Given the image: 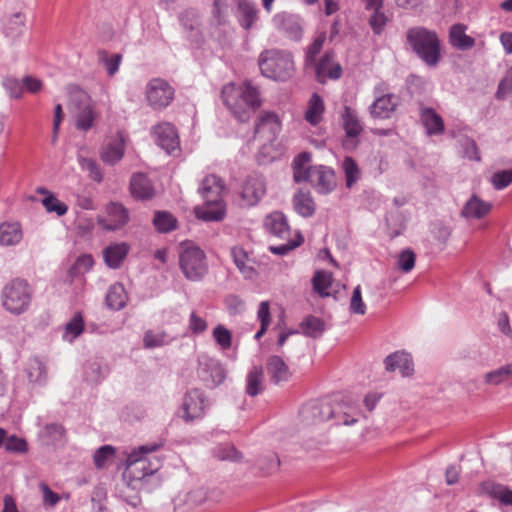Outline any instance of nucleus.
<instances>
[{
    "instance_id": "f257e3e1",
    "label": "nucleus",
    "mask_w": 512,
    "mask_h": 512,
    "mask_svg": "<svg viewBox=\"0 0 512 512\" xmlns=\"http://www.w3.org/2000/svg\"><path fill=\"white\" fill-rule=\"evenodd\" d=\"M163 445V441L150 442L131 450L126 458L125 471L131 481L142 485L149 482L162 465V460L155 453Z\"/></svg>"
},
{
    "instance_id": "f03ea898",
    "label": "nucleus",
    "mask_w": 512,
    "mask_h": 512,
    "mask_svg": "<svg viewBox=\"0 0 512 512\" xmlns=\"http://www.w3.org/2000/svg\"><path fill=\"white\" fill-rule=\"evenodd\" d=\"M359 416L360 411L354 405L343 403L334 408L329 402L323 400H311L300 410L302 421L308 425L335 418L337 424L349 426L355 424Z\"/></svg>"
},
{
    "instance_id": "7ed1b4c3",
    "label": "nucleus",
    "mask_w": 512,
    "mask_h": 512,
    "mask_svg": "<svg viewBox=\"0 0 512 512\" xmlns=\"http://www.w3.org/2000/svg\"><path fill=\"white\" fill-rule=\"evenodd\" d=\"M221 94L224 104L241 122L247 121L250 113L261 105L259 90L250 81L244 82L241 86L228 83L223 87Z\"/></svg>"
},
{
    "instance_id": "20e7f679",
    "label": "nucleus",
    "mask_w": 512,
    "mask_h": 512,
    "mask_svg": "<svg viewBox=\"0 0 512 512\" xmlns=\"http://www.w3.org/2000/svg\"><path fill=\"white\" fill-rule=\"evenodd\" d=\"M198 191L204 204L195 208L197 218L204 221L222 220L225 216L223 181L216 175H208L202 180Z\"/></svg>"
},
{
    "instance_id": "39448f33",
    "label": "nucleus",
    "mask_w": 512,
    "mask_h": 512,
    "mask_svg": "<svg viewBox=\"0 0 512 512\" xmlns=\"http://www.w3.org/2000/svg\"><path fill=\"white\" fill-rule=\"evenodd\" d=\"M406 36L413 52L425 65L431 68L438 65L441 59V43L435 31L425 27H412Z\"/></svg>"
},
{
    "instance_id": "423d86ee",
    "label": "nucleus",
    "mask_w": 512,
    "mask_h": 512,
    "mask_svg": "<svg viewBox=\"0 0 512 512\" xmlns=\"http://www.w3.org/2000/svg\"><path fill=\"white\" fill-rule=\"evenodd\" d=\"M179 267L189 281H200L208 272L204 251L192 241H183L179 247Z\"/></svg>"
},
{
    "instance_id": "0eeeda50",
    "label": "nucleus",
    "mask_w": 512,
    "mask_h": 512,
    "mask_svg": "<svg viewBox=\"0 0 512 512\" xmlns=\"http://www.w3.org/2000/svg\"><path fill=\"white\" fill-rule=\"evenodd\" d=\"M261 74L269 79L285 81L294 71L291 53L276 49L263 51L258 59Z\"/></svg>"
},
{
    "instance_id": "6e6552de",
    "label": "nucleus",
    "mask_w": 512,
    "mask_h": 512,
    "mask_svg": "<svg viewBox=\"0 0 512 512\" xmlns=\"http://www.w3.org/2000/svg\"><path fill=\"white\" fill-rule=\"evenodd\" d=\"M32 294V288L26 280L15 278L8 282L2 290V305L11 314H23L31 305Z\"/></svg>"
},
{
    "instance_id": "1a4fd4ad",
    "label": "nucleus",
    "mask_w": 512,
    "mask_h": 512,
    "mask_svg": "<svg viewBox=\"0 0 512 512\" xmlns=\"http://www.w3.org/2000/svg\"><path fill=\"white\" fill-rule=\"evenodd\" d=\"M71 100L74 107L75 127L77 130L87 132L94 126L97 118L91 98L81 88L74 87L71 90Z\"/></svg>"
},
{
    "instance_id": "9d476101",
    "label": "nucleus",
    "mask_w": 512,
    "mask_h": 512,
    "mask_svg": "<svg viewBox=\"0 0 512 512\" xmlns=\"http://www.w3.org/2000/svg\"><path fill=\"white\" fill-rule=\"evenodd\" d=\"M208 406L209 402L204 391L194 388L184 395L178 415L186 423H190L202 419Z\"/></svg>"
},
{
    "instance_id": "9b49d317",
    "label": "nucleus",
    "mask_w": 512,
    "mask_h": 512,
    "mask_svg": "<svg viewBox=\"0 0 512 512\" xmlns=\"http://www.w3.org/2000/svg\"><path fill=\"white\" fill-rule=\"evenodd\" d=\"M174 95V88L162 78L151 79L145 88L148 105L154 110H162L169 106Z\"/></svg>"
},
{
    "instance_id": "f8f14e48",
    "label": "nucleus",
    "mask_w": 512,
    "mask_h": 512,
    "mask_svg": "<svg viewBox=\"0 0 512 512\" xmlns=\"http://www.w3.org/2000/svg\"><path fill=\"white\" fill-rule=\"evenodd\" d=\"M198 376L208 388H215L224 382L226 372L219 360L201 355L198 358Z\"/></svg>"
},
{
    "instance_id": "ddd939ff",
    "label": "nucleus",
    "mask_w": 512,
    "mask_h": 512,
    "mask_svg": "<svg viewBox=\"0 0 512 512\" xmlns=\"http://www.w3.org/2000/svg\"><path fill=\"white\" fill-rule=\"evenodd\" d=\"M375 100L369 106L373 118L387 119L397 107V99L392 93H385V85L377 84L373 91Z\"/></svg>"
},
{
    "instance_id": "4468645a",
    "label": "nucleus",
    "mask_w": 512,
    "mask_h": 512,
    "mask_svg": "<svg viewBox=\"0 0 512 512\" xmlns=\"http://www.w3.org/2000/svg\"><path fill=\"white\" fill-rule=\"evenodd\" d=\"M266 193V184L263 176L252 174L245 180L240 196L241 205L251 207L259 203Z\"/></svg>"
},
{
    "instance_id": "2eb2a0df",
    "label": "nucleus",
    "mask_w": 512,
    "mask_h": 512,
    "mask_svg": "<svg viewBox=\"0 0 512 512\" xmlns=\"http://www.w3.org/2000/svg\"><path fill=\"white\" fill-rule=\"evenodd\" d=\"M156 144L171 155L180 149V141L176 128L170 123H160L152 130Z\"/></svg>"
},
{
    "instance_id": "dca6fc26",
    "label": "nucleus",
    "mask_w": 512,
    "mask_h": 512,
    "mask_svg": "<svg viewBox=\"0 0 512 512\" xmlns=\"http://www.w3.org/2000/svg\"><path fill=\"white\" fill-rule=\"evenodd\" d=\"M311 67H314L316 79L320 83H325L327 79L337 80L342 75V67L335 60V53L333 51H327Z\"/></svg>"
},
{
    "instance_id": "f3484780",
    "label": "nucleus",
    "mask_w": 512,
    "mask_h": 512,
    "mask_svg": "<svg viewBox=\"0 0 512 512\" xmlns=\"http://www.w3.org/2000/svg\"><path fill=\"white\" fill-rule=\"evenodd\" d=\"M274 27L283 32L292 40H300L302 37V23L298 15L288 12H281L274 15L272 19Z\"/></svg>"
},
{
    "instance_id": "a211bd4d",
    "label": "nucleus",
    "mask_w": 512,
    "mask_h": 512,
    "mask_svg": "<svg viewBox=\"0 0 512 512\" xmlns=\"http://www.w3.org/2000/svg\"><path fill=\"white\" fill-rule=\"evenodd\" d=\"M319 194L327 195L337 186L334 170L325 165H315L312 178L308 180Z\"/></svg>"
},
{
    "instance_id": "6ab92c4d",
    "label": "nucleus",
    "mask_w": 512,
    "mask_h": 512,
    "mask_svg": "<svg viewBox=\"0 0 512 512\" xmlns=\"http://www.w3.org/2000/svg\"><path fill=\"white\" fill-rule=\"evenodd\" d=\"M128 219L127 209L119 203L111 202L106 207V216L98 217L97 222L103 229L113 231L124 226Z\"/></svg>"
},
{
    "instance_id": "aec40b11",
    "label": "nucleus",
    "mask_w": 512,
    "mask_h": 512,
    "mask_svg": "<svg viewBox=\"0 0 512 512\" xmlns=\"http://www.w3.org/2000/svg\"><path fill=\"white\" fill-rule=\"evenodd\" d=\"M384 365L388 372L399 371L403 377H408L414 372L412 356L404 350L389 354L384 359Z\"/></svg>"
},
{
    "instance_id": "412c9836",
    "label": "nucleus",
    "mask_w": 512,
    "mask_h": 512,
    "mask_svg": "<svg viewBox=\"0 0 512 512\" xmlns=\"http://www.w3.org/2000/svg\"><path fill=\"white\" fill-rule=\"evenodd\" d=\"M419 116L427 135L438 136L443 134L445 129L443 118L433 108L420 107Z\"/></svg>"
},
{
    "instance_id": "4be33fe9",
    "label": "nucleus",
    "mask_w": 512,
    "mask_h": 512,
    "mask_svg": "<svg viewBox=\"0 0 512 512\" xmlns=\"http://www.w3.org/2000/svg\"><path fill=\"white\" fill-rule=\"evenodd\" d=\"M24 374L29 383L37 386H44L47 382V367L39 357H31L24 367Z\"/></svg>"
},
{
    "instance_id": "5701e85b",
    "label": "nucleus",
    "mask_w": 512,
    "mask_h": 512,
    "mask_svg": "<svg viewBox=\"0 0 512 512\" xmlns=\"http://www.w3.org/2000/svg\"><path fill=\"white\" fill-rule=\"evenodd\" d=\"M281 124L275 113L267 112L263 114L255 127V134L265 136L267 141L275 140L279 133Z\"/></svg>"
},
{
    "instance_id": "b1692460",
    "label": "nucleus",
    "mask_w": 512,
    "mask_h": 512,
    "mask_svg": "<svg viewBox=\"0 0 512 512\" xmlns=\"http://www.w3.org/2000/svg\"><path fill=\"white\" fill-rule=\"evenodd\" d=\"M264 227L267 232L280 239H286L290 235L287 218L279 211H275L265 218Z\"/></svg>"
},
{
    "instance_id": "393cba45",
    "label": "nucleus",
    "mask_w": 512,
    "mask_h": 512,
    "mask_svg": "<svg viewBox=\"0 0 512 512\" xmlns=\"http://www.w3.org/2000/svg\"><path fill=\"white\" fill-rule=\"evenodd\" d=\"M23 239V230L19 222H2L0 223V246L15 247L21 243Z\"/></svg>"
},
{
    "instance_id": "a878e982",
    "label": "nucleus",
    "mask_w": 512,
    "mask_h": 512,
    "mask_svg": "<svg viewBox=\"0 0 512 512\" xmlns=\"http://www.w3.org/2000/svg\"><path fill=\"white\" fill-rule=\"evenodd\" d=\"M293 179L296 183L308 182L312 178L314 166L311 165V153L301 152L292 162Z\"/></svg>"
},
{
    "instance_id": "bb28decb",
    "label": "nucleus",
    "mask_w": 512,
    "mask_h": 512,
    "mask_svg": "<svg viewBox=\"0 0 512 512\" xmlns=\"http://www.w3.org/2000/svg\"><path fill=\"white\" fill-rule=\"evenodd\" d=\"M267 373L274 384L287 382L292 376L288 365L278 355L269 357L267 361Z\"/></svg>"
},
{
    "instance_id": "cd10ccee",
    "label": "nucleus",
    "mask_w": 512,
    "mask_h": 512,
    "mask_svg": "<svg viewBox=\"0 0 512 512\" xmlns=\"http://www.w3.org/2000/svg\"><path fill=\"white\" fill-rule=\"evenodd\" d=\"M467 26L461 23L454 24L449 29V43L452 47L466 51L474 47L475 39L466 34Z\"/></svg>"
},
{
    "instance_id": "c85d7f7f",
    "label": "nucleus",
    "mask_w": 512,
    "mask_h": 512,
    "mask_svg": "<svg viewBox=\"0 0 512 512\" xmlns=\"http://www.w3.org/2000/svg\"><path fill=\"white\" fill-rule=\"evenodd\" d=\"M130 190L137 199H150L154 196L155 190L152 182L144 173L133 174L130 181Z\"/></svg>"
},
{
    "instance_id": "c756f323",
    "label": "nucleus",
    "mask_w": 512,
    "mask_h": 512,
    "mask_svg": "<svg viewBox=\"0 0 512 512\" xmlns=\"http://www.w3.org/2000/svg\"><path fill=\"white\" fill-rule=\"evenodd\" d=\"M293 207L297 214L304 218L314 215L316 204L308 190L299 189L293 196Z\"/></svg>"
},
{
    "instance_id": "7c9ffc66",
    "label": "nucleus",
    "mask_w": 512,
    "mask_h": 512,
    "mask_svg": "<svg viewBox=\"0 0 512 512\" xmlns=\"http://www.w3.org/2000/svg\"><path fill=\"white\" fill-rule=\"evenodd\" d=\"M125 151V139L121 133L109 142L101 152V159L104 163L114 165L119 162Z\"/></svg>"
},
{
    "instance_id": "2f4dec72",
    "label": "nucleus",
    "mask_w": 512,
    "mask_h": 512,
    "mask_svg": "<svg viewBox=\"0 0 512 512\" xmlns=\"http://www.w3.org/2000/svg\"><path fill=\"white\" fill-rule=\"evenodd\" d=\"M231 256L234 264L244 278L252 279L256 276V270L253 267L254 261L242 247H233L231 249Z\"/></svg>"
},
{
    "instance_id": "473e14b6",
    "label": "nucleus",
    "mask_w": 512,
    "mask_h": 512,
    "mask_svg": "<svg viewBox=\"0 0 512 512\" xmlns=\"http://www.w3.org/2000/svg\"><path fill=\"white\" fill-rule=\"evenodd\" d=\"M129 245L126 243H113L106 247L103 252L104 261L111 269H118L129 252Z\"/></svg>"
},
{
    "instance_id": "72a5a7b5",
    "label": "nucleus",
    "mask_w": 512,
    "mask_h": 512,
    "mask_svg": "<svg viewBox=\"0 0 512 512\" xmlns=\"http://www.w3.org/2000/svg\"><path fill=\"white\" fill-rule=\"evenodd\" d=\"M84 329L85 323L83 315L81 312H76L63 326L62 340L72 344L84 332Z\"/></svg>"
},
{
    "instance_id": "f704fd0d",
    "label": "nucleus",
    "mask_w": 512,
    "mask_h": 512,
    "mask_svg": "<svg viewBox=\"0 0 512 512\" xmlns=\"http://www.w3.org/2000/svg\"><path fill=\"white\" fill-rule=\"evenodd\" d=\"M481 491L498 500L502 505L512 506V490L504 485L485 481L481 484Z\"/></svg>"
},
{
    "instance_id": "c9c22d12",
    "label": "nucleus",
    "mask_w": 512,
    "mask_h": 512,
    "mask_svg": "<svg viewBox=\"0 0 512 512\" xmlns=\"http://www.w3.org/2000/svg\"><path fill=\"white\" fill-rule=\"evenodd\" d=\"M128 301V295L121 283L111 285L107 291L105 303L107 307L114 311L123 309Z\"/></svg>"
},
{
    "instance_id": "e433bc0d",
    "label": "nucleus",
    "mask_w": 512,
    "mask_h": 512,
    "mask_svg": "<svg viewBox=\"0 0 512 512\" xmlns=\"http://www.w3.org/2000/svg\"><path fill=\"white\" fill-rule=\"evenodd\" d=\"M341 118L346 135L350 138H357L363 130V126L357 112L354 109L345 106Z\"/></svg>"
},
{
    "instance_id": "4c0bfd02",
    "label": "nucleus",
    "mask_w": 512,
    "mask_h": 512,
    "mask_svg": "<svg viewBox=\"0 0 512 512\" xmlns=\"http://www.w3.org/2000/svg\"><path fill=\"white\" fill-rule=\"evenodd\" d=\"M491 210V204L477 196H472L465 204L462 215L466 218L480 219Z\"/></svg>"
},
{
    "instance_id": "58836bf2",
    "label": "nucleus",
    "mask_w": 512,
    "mask_h": 512,
    "mask_svg": "<svg viewBox=\"0 0 512 512\" xmlns=\"http://www.w3.org/2000/svg\"><path fill=\"white\" fill-rule=\"evenodd\" d=\"M83 375L85 381L92 384H98L106 378L108 375V369L107 367H104L99 360L90 359L84 365Z\"/></svg>"
},
{
    "instance_id": "ea45409f",
    "label": "nucleus",
    "mask_w": 512,
    "mask_h": 512,
    "mask_svg": "<svg viewBox=\"0 0 512 512\" xmlns=\"http://www.w3.org/2000/svg\"><path fill=\"white\" fill-rule=\"evenodd\" d=\"M324 110L325 107L323 99L317 93H314L308 102V107L305 112V120L310 125L316 126L321 122Z\"/></svg>"
},
{
    "instance_id": "a19ab883",
    "label": "nucleus",
    "mask_w": 512,
    "mask_h": 512,
    "mask_svg": "<svg viewBox=\"0 0 512 512\" xmlns=\"http://www.w3.org/2000/svg\"><path fill=\"white\" fill-rule=\"evenodd\" d=\"M263 391V369L260 366H253L246 377V393L249 396H256Z\"/></svg>"
},
{
    "instance_id": "79ce46f5",
    "label": "nucleus",
    "mask_w": 512,
    "mask_h": 512,
    "mask_svg": "<svg viewBox=\"0 0 512 512\" xmlns=\"http://www.w3.org/2000/svg\"><path fill=\"white\" fill-rule=\"evenodd\" d=\"M332 273L325 270H318L314 273L312 278L313 290L321 297H328L330 295L329 288L332 285Z\"/></svg>"
},
{
    "instance_id": "37998d69",
    "label": "nucleus",
    "mask_w": 512,
    "mask_h": 512,
    "mask_svg": "<svg viewBox=\"0 0 512 512\" xmlns=\"http://www.w3.org/2000/svg\"><path fill=\"white\" fill-rule=\"evenodd\" d=\"M302 333L310 338H319L325 331V323L315 316H307L301 323Z\"/></svg>"
},
{
    "instance_id": "c03bdc74",
    "label": "nucleus",
    "mask_w": 512,
    "mask_h": 512,
    "mask_svg": "<svg viewBox=\"0 0 512 512\" xmlns=\"http://www.w3.org/2000/svg\"><path fill=\"white\" fill-rule=\"evenodd\" d=\"M484 381L488 385L498 386L505 382H512V371L510 364L507 363L495 370L487 372L484 375Z\"/></svg>"
},
{
    "instance_id": "a18cd8bd",
    "label": "nucleus",
    "mask_w": 512,
    "mask_h": 512,
    "mask_svg": "<svg viewBox=\"0 0 512 512\" xmlns=\"http://www.w3.org/2000/svg\"><path fill=\"white\" fill-rule=\"evenodd\" d=\"M172 340L173 338L164 331L148 330L143 336V346L147 349H155L170 344Z\"/></svg>"
},
{
    "instance_id": "49530a36",
    "label": "nucleus",
    "mask_w": 512,
    "mask_h": 512,
    "mask_svg": "<svg viewBox=\"0 0 512 512\" xmlns=\"http://www.w3.org/2000/svg\"><path fill=\"white\" fill-rule=\"evenodd\" d=\"M153 224L160 233H168L176 229L177 219L167 211H157L153 217Z\"/></svg>"
},
{
    "instance_id": "de8ad7c7",
    "label": "nucleus",
    "mask_w": 512,
    "mask_h": 512,
    "mask_svg": "<svg viewBox=\"0 0 512 512\" xmlns=\"http://www.w3.org/2000/svg\"><path fill=\"white\" fill-rule=\"evenodd\" d=\"M40 438L47 445H55L62 441L64 428L60 424H48L39 433Z\"/></svg>"
},
{
    "instance_id": "09e8293b",
    "label": "nucleus",
    "mask_w": 512,
    "mask_h": 512,
    "mask_svg": "<svg viewBox=\"0 0 512 512\" xmlns=\"http://www.w3.org/2000/svg\"><path fill=\"white\" fill-rule=\"evenodd\" d=\"M213 456L221 461L238 462L242 459V454L233 444H219L213 449Z\"/></svg>"
},
{
    "instance_id": "8fccbe9b",
    "label": "nucleus",
    "mask_w": 512,
    "mask_h": 512,
    "mask_svg": "<svg viewBox=\"0 0 512 512\" xmlns=\"http://www.w3.org/2000/svg\"><path fill=\"white\" fill-rule=\"evenodd\" d=\"M99 62L105 67L109 76H114L122 61V55L119 53L110 54L105 50L98 52Z\"/></svg>"
},
{
    "instance_id": "3c124183",
    "label": "nucleus",
    "mask_w": 512,
    "mask_h": 512,
    "mask_svg": "<svg viewBox=\"0 0 512 512\" xmlns=\"http://www.w3.org/2000/svg\"><path fill=\"white\" fill-rule=\"evenodd\" d=\"M341 167L345 175L346 187L351 188L360 178L358 164L352 157H345Z\"/></svg>"
},
{
    "instance_id": "603ef678",
    "label": "nucleus",
    "mask_w": 512,
    "mask_h": 512,
    "mask_svg": "<svg viewBox=\"0 0 512 512\" xmlns=\"http://www.w3.org/2000/svg\"><path fill=\"white\" fill-rule=\"evenodd\" d=\"M78 163L80 165V168L83 171H86L92 180L98 183L102 181V171L96 160L89 157L79 156Z\"/></svg>"
},
{
    "instance_id": "864d4df0",
    "label": "nucleus",
    "mask_w": 512,
    "mask_h": 512,
    "mask_svg": "<svg viewBox=\"0 0 512 512\" xmlns=\"http://www.w3.org/2000/svg\"><path fill=\"white\" fill-rule=\"evenodd\" d=\"M212 337L222 350H228L232 346V333L224 325H217L212 331Z\"/></svg>"
},
{
    "instance_id": "5fc2aeb1",
    "label": "nucleus",
    "mask_w": 512,
    "mask_h": 512,
    "mask_svg": "<svg viewBox=\"0 0 512 512\" xmlns=\"http://www.w3.org/2000/svg\"><path fill=\"white\" fill-rule=\"evenodd\" d=\"M25 26V15L21 12L11 15L6 23L5 32L10 37H17L22 34Z\"/></svg>"
},
{
    "instance_id": "6e6d98bb",
    "label": "nucleus",
    "mask_w": 512,
    "mask_h": 512,
    "mask_svg": "<svg viewBox=\"0 0 512 512\" xmlns=\"http://www.w3.org/2000/svg\"><path fill=\"white\" fill-rule=\"evenodd\" d=\"M238 7L242 13L241 26L249 30L257 18V10L253 4L247 1H241Z\"/></svg>"
},
{
    "instance_id": "4d7b16f0",
    "label": "nucleus",
    "mask_w": 512,
    "mask_h": 512,
    "mask_svg": "<svg viewBox=\"0 0 512 512\" xmlns=\"http://www.w3.org/2000/svg\"><path fill=\"white\" fill-rule=\"evenodd\" d=\"M181 25L192 33V36H197L199 31V18L194 10H187L179 17Z\"/></svg>"
},
{
    "instance_id": "13d9d810",
    "label": "nucleus",
    "mask_w": 512,
    "mask_h": 512,
    "mask_svg": "<svg viewBox=\"0 0 512 512\" xmlns=\"http://www.w3.org/2000/svg\"><path fill=\"white\" fill-rule=\"evenodd\" d=\"M115 454L114 447L110 445H104L98 448L94 455V464L97 468H104L108 465V463L113 459Z\"/></svg>"
},
{
    "instance_id": "bf43d9fd",
    "label": "nucleus",
    "mask_w": 512,
    "mask_h": 512,
    "mask_svg": "<svg viewBox=\"0 0 512 512\" xmlns=\"http://www.w3.org/2000/svg\"><path fill=\"white\" fill-rule=\"evenodd\" d=\"M459 144L463 156L469 160L480 161V154L476 142L469 137H462L459 139Z\"/></svg>"
},
{
    "instance_id": "052dcab7",
    "label": "nucleus",
    "mask_w": 512,
    "mask_h": 512,
    "mask_svg": "<svg viewBox=\"0 0 512 512\" xmlns=\"http://www.w3.org/2000/svg\"><path fill=\"white\" fill-rule=\"evenodd\" d=\"M4 448L9 453L25 454L28 451V443L24 438L11 435L6 437Z\"/></svg>"
},
{
    "instance_id": "680f3d73",
    "label": "nucleus",
    "mask_w": 512,
    "mask_h": 512,
    "mask_svg": "<svg viewBox=\"0 0 512 512\" xmlns=\"http://www.w3.org/2000/svg\"><path fill=\"white\" fill-rule=\"evenodd\" d=\"M325 42V35L317 36L314 41L308 46L305 56L306 67L312 66L316 63V56L320 53Z\"/></svg>"
},
{
    "instance_id": "e2e57ef3",
    "label": "nucleus",
    "mask_w": 512,
    "mask_h": 512,
    "mask_svg": "<svg viewBox=\"0 0 512 512\" xmlns=\"http://www.w3.org/2000/svg\"><path fill=\"white\" fill-rule=\"evenodd\" d=\"M349 309L352 314L364 315L366 313L367 307L362 298L360 285H357L352 292Z\"/></svg>"
},
{
    "instance_id": "0e129e2a",
    "label": "nucleus",
    "mask_w": 512,
    "mask_h": 512,
    "mask_svg": "<svg viewBox=\"0 0 512 512\" xmlns=\"http://www.w3.org/2000/svg\"><path fill=\"white\" fill-rule=\"evenodd\" d=\"M42 204L48 212H55L58 216L66 214L68 207L65 203L58 200L54 194H48L42 200Z\"/></svg>"
},
{
    "instance_id": "69168bd1",
    "label": "nucleus",
    "mask_w": 512,
    "mask_h": 512,
    "mask_svg": "<svg viewBox=\"0 0 512 512\" xmlns=\"http://www.w3.org/2000/svg\"><path fill=\"white\" fill-rule=\"evenodd\" d=\"M387 21L388 18L382 9L374 10L368 20L369 25L375 35H380L383 32Z\"/></svg>"
},
{
    "instance_id": "338daca9",
    "label": "nucleus",
    "mask_w": 512,
    "mask_h": 512,
    "mask_svg": "<svg viewBox=\"0 0 512 512\" xmlns=\"http://www.w3.org/2000/svg\"><path fill=\"white\" fill-rule=\"evenodd\" d=\"M491 182L495 189L502 190L512 183V169L501 170L493 174Z\"/></svg>"
},
{
    "instance_id": "774afa93",
    "label": "nucleus",
    "mask_w": 512,
    "mask_h": 512,
    "mask_svg": "<svg viewBox=\"0 0 512 512\" xmlns=\"http://www.w3.org/2000/svg\"><path fill=\"white\" fill-rule=\"evenodd\" d=\"M509 94H512V67L506 72L505 76L500 81L496 92V98L504 100Z\"/></svg>"
}]
</instances>
